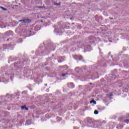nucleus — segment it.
I'll return each instance as SVG.
<instances>
[{"label":"nucleus","instance_id":"6e6552de","mask_svg":"<svg viewBox=\"0 0 129 129\" xmlns=\"http://www.w3.org/2000/svg\"><path fill=\"white\" fill-rule=\"evenodd\" d=\"M124 122H125L126 123H128L129 122V120L128 119H126L124 121Z\"/></svg>","mask_w":129,"mask_h":129},{"label":"nucleus","instance_id":"f257e3e1","mask_svg":"<svg viewBox=\"0 0 129 129\" xmlns=\"http://www.w3.org/2000/svg\"><path fill=\"white\" fill-rule=\"evenodd\" d=\"M19 22H21L23 24L24 23H31L32 21L30 19H29V18H27L23 20H19Z\"/></svg>","mask_w":129,"mask_h":129},{"label":"nucleus","instance_id":"0eeeda50","mask_svg":"<svg viewBox=\"0 0 129 129\" xmlns=\"http://www.w3.org/2000/svg\"><path fill=\"white\" fill-rule=\"evenodd\" d=\"M0 9H2L3 11H7V9L6 8H5L2 6L0 7Z\"/></svg>","mask_w":129,"mask_h":129},{"label":"nucleus","instance_id":"9d476101","mask_svg":"<svg viewBox=\"0 0 129 129\" xmlns=\"http://www.w3.org/2000/svg\"><path fill=\"white\" fill-rule=\"evenodd\" d=\"M65 75H66V74H63L62 75V76L63 77H64L65 76Z\"/></svg>","mask_w":129,"mask_h":129},{"label":"nucleus","instance_id":"9b49d317","mask_svg":"<svg viewBox=\"0 0 129 129\" xmlns=\"http://www.w3.org/2000/svg\"><path fill=\"white\" fill-rule=\"evenodd\" d=\"M39 9H42V8H43V7L41 6V7H38Z\"/></svg>","mask_w":129,"mask_h":129},{"label":"nucleus","instance_id":"ddd939ff","mask_svg":"<svg viewBox=\"0 0 129 129\" xmlns=\"http://www.w3.org/2000/svg\"><path fill=\"white\" fill-rule=\"evenodd\" d=\"M30 122V120H27V121H26V123H28V122Z\"/></svg>","mask_w":129,"mask_h":129},{"label":"nucleus","instance_id":"dca6fc26","mask_svg":"<svg viewBox=\"0 0 129 129\" xmlns=\"http://www.w3.org/2000/svg\"><path fill=\"white\" fill-rule=\"evenodd\" d=\"M127 117H129V114H128V116H127Z\"/></svg>","mask_w":129,"mask_h":129},{"label":"nucleus","instance_id":"a211bd4d","mask_svg":"<svg viewBox=\"0 0 129 129\" xmlns=\"http://www.w3.org/2000/svg\"><path fill=\"white\" fill-rule=\"evenodd\" d=\"M117 127V128H118V126H117V127Z\"/></svg>","mask_w":129,"mask_h":129},{"label":"nucleus","instance_id":"4468645a","mask_svg":"<svg viewBox=\"0 0 129 129\" xmlns=\"http://www.w3.org/2000/svg\"><path fill=\"white\" fill-rule=\"evenodd\" d=\"M110 20H113V18H110Z\"/></svg>","mask_w":129,"mask_h":129},{"label":"nucleus","instance_id":"6ab92c4d","mask_svg":"<svg viewBox=\"0 0 129 129\" xmlns=\"http://www.w3.org/2000/svg\"><path fill=\"white\" fill-rule=\"evenodd\" d=\"M0 122H1V121H0Z\"/></svg>","mask_w":129,"mask_h":129},{"label":"nucleus","instance_id":"20e7f679","mask_svg":"<svg viewBox=\"0 0 129 129\" xmlns=\"http://www.w3.org/2000/svg\"><path fill=\"white\" fill-rule=\"evenodd\" d=\"M22 109H25V110H28V108L26 106V105L21 106Z\"/></svg>","mask_w":129,"mask_h":129},{"label":"nucleus","instance_id":"f03ea898","mask_svg":"<svg viewBox=\"0 0 129 129\" xmlns=\"http://www.w3.org/2000/svg\"><path fill=\"white\" fill-rule=\"evenodd\" d=\"M68 86L69 88H74V84L73 83H70L68 84Z\"/></svg>","mask_w":129,"mask_h":129},{"label":"nucleus","instance_id":"1a4fd4ad","mask_svg":"<svg viewBox=\"0 0 129 129\" xmlns=\"http://www.w3.org/2000/svg\"><path fill=\"white\" fill-rule=\"evenodd\" d=\"M94 114H98V111L95 110L94 111Z\"/></svg>","mask_w":129,"mask_h":129},{"label":"nucleus","instance_id":"f3484780","mask_svg":"<svg viewBox=\"0 0 129 129\" xmlns=\"http://www.w3.org/2000/svg\"><path fill=\"white\" fill-rule=\"evenodd\" d=\"M7 41H9V39H7Z\"/></svg>","mask_w":129,"mask_h":129},{"label":"nucleus","instance_id":"7ed1b4c3","mask_svg":"<svg viewBox=\"0 0 129 129\" xmlns=\"http://www.w3.org/2000/svg\"><path fill=\"white\" fill-rule=\"evenodd\" d=\"M76 57H75V59H76L77 60H82V56H79V55H76L75 56Z\"/></svg>","mask_w":129,"mask_h":129},{"label":"nucleus","instance_id":"f8f14e48","mask_svg":"<svg viewBox=\"0 0 129 129\" xmlns=\"http://www.w3.org/2000/svg\"><path fill=\"white\" fill-rule=\"evenodd\" d=\"M111 96H112V94H110L109 95V97H111Z\"/></svg>","mask_w":129,"mask_h":129},{"label":"nucleus","instance_id":"2eb2a0df","mask_svg":"<svg viewBox=\"0 0 129 129\" xmlns=\"http://www.w3.org/2000/svg\"><path fill=\"white\" fill-rule=\"evenodd\" d=\"M45 86H47V84H45Z\"/></svg>","mask_w":129,"mask_h":129},{"label":"nucleus","instance_id":"39448f33","mask_svg":"<svg viewBox=\"0 0 129 129\" xmlns=\"http://www.w3.org/2000/svg\"><path fill=\"white\" fill-rule=\"evenodd\" d=\"M53 5L54 6H56V7H58V6H61V3H53Z\"/></svg>","mask_w":129,"mask_h":129},{"label":"nucleus","instance_id":"423d86ee","mask_svg":"<svg viewBox=\"0 0 129 129\" xmlns=\"http://www.w3.org/2000/svg\"><path fill=\"white\" fill-rule=\"evenodd\" d=\"M90 103H94V104H96V101H94V100H92L90 102Z\"/></svg>","mask_w":129,"mask_h":129}]
</instances>
